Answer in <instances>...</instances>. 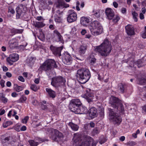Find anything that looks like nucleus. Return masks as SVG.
<instances>
[{"mask_svg":"<svg viewBox=\"0 0 146 146\" xmlns=\"http://www.w3.org/2000/svg\"><path fill=\"white\" fill-rule=\"evenodd\" d=\"M111 50V43L108 39H106L101 45L96 47L94 51L99 53L102 56L106 57L109 55Z\"/></svg>","mask_w":146,"mask_h":146,"instance_id":"1","label":"nucleus"},{"mask_svg":"<svg viewBox=\"0 0 146 146\" xmlns=\"http://www.w3.org/2000/svg\"><path fill=\"white\" fill-rule=\"evenodd\" d=\"M76 76V78L79 80L80 83L84 84L89 80L91 77V74L88 69L83 68L77 70Z\"/></svg>","mask_w":146,"mask_h":146,"instance_id":"2","label":"nucleus"},{"mask_svg":"<svg viewBox=\"0 0 146 146\" xmlns=\"http://www.w3.org/2000/svg\"><path fill=\"white\" fill-rule=\"evenodd\" d=\"M74 145L75 146H89L92 140V139L90 137L84 138L83 140V138L81 137L80 134H76L73 139Z\"/></svg>","mask_w":146,"mask_h":146,"instance_id":"3","label":"nucleus"},{"mask_svg":"<svg viewBox=\"0 0 146 146\" xmlns=\"http://www.w3.org/2000/svg\"><path fill=\"white\" fill-rule=\"evenodd\" d=\"M110 103L112 107L116 110V111H119L123 113L124 111V106L121 101L117 98L111 96L110 98Z\"/></svg>","mask_w":146,"mask_h":146,"instance_id":"4","label":"nucleus"},{"mask_svg":"<svg viewBox=\"0 0 146 146\" xmlns=\"http://www.w3.org/2000/svg\"><path fill=\"white\" fill-rule=\"evenodd\" d=\"M91 32L94 36H97L102 32V28L100 23L96 21L92 22L89 27Z\"/></svg>","mask_w":146,"mask_h":146,"instance_id":"5","label":"nucleus"},{"mask_svg":"<svg viewBox=\"0 0 146 146\" xmlns=\"http://www.w3.org/2000/svg\"><path fill=\"white\" fill-rule=\"evenodd\" d=\"M47 134L51 133V138L54 141L58 142L63 139V135L56 129L48 128L47 129Z\"/></svg>","mask_w":146,"mask_h":146,"instance_id":"6","label":"nucleus"},{"mask_svg":"<svg viewBox=\"0 0 146 146\" xmlns=\"http://www.w3.org/2000/svg\"><path fill=\"white\" fill-rule=\"evenodd\" d=\"M56 68L57 66L54 60L48 59L45 61L40 67L42 70L48 71L50 70L52 67Z\"/></svg>","mask_w":146,"mask_h":146,"instance_id":"7","label":"nucleus"},{"mask_svg":"<svg viewBox=\"0 0 146 146\" xmlns=\"http://www.w3.org/2000/svg\"><path fill=\"white\" fill-rule=\"evenodd\" d=\"M66 82L65 79L62 77L59 76L52 78L51 85L55 88H58L64 85Z\"/></svg>","mask_w":146,"mask_h":146,"instance_id":"8","label":"nucleus"},{"mask_svg":"<svg viewBox=\"0 0 146 146\" xmlns=\"http://www.w3.org/2000/svg\"><path fill=\"white\" fill-rule=\"evenodd\" d=\"M109 117L110 120L115 124L120 123L121 122V119L120 116L117 113L114 111L112 109L109 108Z\"/></svg>","mask_w":146,"mask_h":146,"instance_id":"9","label":"nucleus"},{"mask_svg":"<svg viewBox=\"0 0 146 146\" xmlns=\"http://www.w3.org/2000/svg\"><path fill=\"white\" fill-rule=\"evenodd\" d=\"M77 15L76 13L74 10H69L67 19L68 22L71 23L76 21L77 19Z\"/></svg>","mask_w":146,"mask_h":146,"instance_id":"10","label":"nucleus"},{"mask_svg":"<svg viewBox=\"0 0 146 146\" xmlns=\"http://www.w3.org/2000/svg\"><path fill=\"white\" fill-rule=\"evenodd\" d=\"M50 48V50L55 55L60 56L61 55V52L63 47L61 46L58 47L51 45Z\"/></svg>","mask_w":146,"mask_h":146,"instance_id":"11","label":"nucleus"},{"mask_svg":"<svg viewBox=\"0 0 146 146\" xmlns=\"http://www.w3.org/2000/svg\"><path fill=\"white\" fill-rule=\"evenodd\" d=\"M19 58V56L16 53L11 54L7 58V61L11 65L13 64L12 62L17 61Z\"/></svg>","mask_w":146,"mask_h":146,"instance_id":"12","label":"nucleus"},{"mask_svg":"<svg viewBox=\"0 0 146 146\" xmlns=\"http://www.w3.org/2000/svg\"><path fill=\"white\" fill-rule=\"evenodd\" d=\"M55 5L56 8L59 9H62L69 6L68 4L65 3L64 0H57V1L55 3Z\"/></svg>","mask_w":146,"mask_h":146,"instance_id":"13","label":"nucleus"},{"mask_svg":"<svg viewBox=\"0 0 146 146\" xmlns=\"http://www.w3.org/2000/svg\"><path fill=\"white\" fill-rule=\"evenodd\" d=\"M62 60L64 63L67 65H70L72 62V58L69 54L68 53L64 54Z\"/></svg>","mask_w":146,"mask_h":146,"instance_id":"14","label":"nucleus"},{"mask_svg":"<svg viewBox=\"0 0 146 146\" xmlns=\"http://www.w3.org/2000/svg\"><path fill=\"white\" fill-rule=\"evenodd\" d=\"M105 13L106 15V18L109 20L112 19L115 15V13L113 10L110 8L106 9Z\"/></svg>","mask_w":146,"mask_h":146,"instance_id":"15","label":"nucleus"},{"mask_svg":"<svg viewBox=\"0 0 146 146\" xmlns=\"http://www.w3.org/2000/svg\"><path fill=\"white\" fill-rule=\"evenodd\" d=\"M9 48L13 49L18 46V42L15 38H14L9 41Z\"/></svg>","mask_w":146,"mask_h":146,"instance_id":"16","label":"nucleus"},{"mask_svg":"<svg viewBox=\"0 0 146 146\" xmlns=\"http://www.w3.org/2000/svg\"><path fill=\"white\" fill-rule=\"evenodd\" d=\"M17 13V18H19V17L23 15L25 12L24 8L22 5H20L16 9Z\"/></svg>","mask_w":146,"mask_h":146,"instance_id":"17","label":"nucleus"},{"mask_svg":"<svg viewBox=\"0 0 146 146\" xmlns=\"http://www.w3.org/2000/svg\"><path fill=\"white\" fill-rule=\"evenodd\" d=\"M127 34L130 36L133 35L134 33V30L132 25H128L125 27Z\"/></svg>","mask_w":146,"mask_h":146,"instance_id":"18","label":"nucleus"},{"mask_svg":"<svg viewBox=\"0 0 146 146\" xmlns=\"http://www.w3.org/2000/svg\"><path fill=\"white\" fill-rule=\"evenodd\" d=\"M89 116L92 118H94L97 116V109L95 108H92L88 111Z\"/></svg>","mask_w":146,"mask_h":146,"instance_id":"19","label":"nucleus"},{"mask_svg":"<svg viewBox=\"0 0 146 146\" xmlns=\"http://www.w3.org/2000/svg\"><path fill=\"white\" fill-rule=\"evenodd\" d=\"M78 113V114H86L88 113V111L86 107L81 106V105Z\"/></svg>","mask_w":146,"mask_h":146,"instance_id":"20","label":"nucleus"},{"mask_svg":"<svg viewBox=\"0 0 146 146\" xmlns=\"http://www.w3.org/2000/svg\"><path fill=\"white\" fill-rule=\"evenodd\" d=\"M34 25L35 27L38 28H42L45 26V24L44 21H37L33 22Z\"/></svg>","mask_w":146,"mask_h":146,"instance_id":"21","label":"nucleus"},{"mask_svg":"<svg viewBox=\"0 0 146 146\" xmlns=\"http://www.w3.org/2000/svg\"><path fill=\"white\" fill-rule=\"evenodd\" d=\"M118 88L120 93L123 94L126 92L127 86L125 84L120 83L118 85Z\"/></svg>","mask_w":146,"mask_h":146,"instance_id":"22","label":"nucleus"},{"mask_svg":"<svg viewBox=\"0 0 146 146\" xmlns=\"http://www.w3.org/2000/svg\"><path fill=\"white\" fill-rule=\"evenodd\" d=\"M81 104V103L79 99H73L70 101L69 106H80Z\"/></svg>","mask_w":146,"mask_h":146,"instance_id":"23","label":"nucleus"},{"mask_svg":"<svg viewBox=\"0 0 146 146\" xmlns=\"http://www.w3.org/2000/svg\"><path fill=\"white\" fill-rule=\"evenodd\" d=\"M46 92L48 93L50 97L54 98L55 97L56 94L55 92L50 88H47L46 89Z\"/></svg>","mask_w":146,"mask_h":146,"instance_id":"24","label":"nucleus"},{"mask_svg":"<svg viewBox=\"0 0 146 146\" xmlns=\"http://www.w3.org/2000/svg\"><path fill=\"white\" fill-rule=\"evenodd\" d=\"M89 19L85 17H82L81 18L80 23L84 26H86L89 22Z\"/></svg>","mask_w":146,"mask_h":146,"instance_id":"25","label":"nucleus"},{"mask_svg":"<svg viewBox=\"0 0 146 146\" xmlns=\"http://www.w3.org/2000/svg\"><path fill=\"white\" fill-rule=\"evenodd\" d=\"M80 106L76 105L75 106H69L70 109V110L76 114L78 113V110L79 109V107Z\"/></svg>","mask_w":146,"mask_h":146,"instance_id":"26","label":"nucleus"},{"mask_svg":"<svg viewBox=\"0 0 146 146\" xmlns=\"http://www.w3.org/2000/svg\"><path fill=\"white\" fill-rule=\"evenodd\" d=\"M88 58L91 64L92 65L96 62V59L93 54H90Z\"/></svg>","mask_w":146,"mask_h":146,"instance_id":"27","label":"nucleus"},{"mask_svg":"<svg viewBox=\"0 0 146 146\" xmlns=\"http://www.w3.org/2000/svg\"><path fill=\"white\" fill-rule=\"evenodd\" d=\"M87 47V46L84 45L81 46L79 48V53L81 54H84L86 52Z\"/></svg>","mask_w":146,"mask_h":146,"instance_id":"28","label":"nucleus"},{"mask_svg":"<svg viewBox=\"0 0 146 146\" xmlns=\"http://www.w3.org/2000/svg\"><path fill=\"white\" fill-rule=\"evenodd\" d=\"M68 125L71 127V129L74 131H76L79 128L78 126L72 122H69L68 124Z\"/></svg>","mask_w":146,"mask_h":146,"instance_id":"29","label":"nucleus"},{"mask_svg":"<svg viewBox=\"0 0 146 146\" xmlns=\"http://www.w3.org/2000/svg\"><path fill=\"white\" fill-rule=\"evenodd\" d=\"M27 63L29 65L31 66L33 64L34 62V59L33 57H30L27 60Z\"/></svg>","mask_w":146,"mask_h":146,"instance_id":"30","label":"nucleus"},{"mask_svg":"<svg viewBox=\"0 0 146 146\" xmlns=\"http://www.w3.org/2000/svg\"><path fill=\"white\" fill-rule=\"evenodd\" d=\"M14 88L16 91L19 92L23 90V88L21 86H19L17 84H14Z\"/></svg>","mask_w":146,"mask_h":146,"instance_id":"31","label":"nucleus"},{"mask_svg":"<svg viewBox=\"0 0 146 146\" xmlns=\"http://www.w3.org/2000/svg\"><path fill=\"white\" fill-rule=\"evenodd\" d=\"M61 15H58L56 14L54 16V20L56 22L60 23L62 21Z\"/></svg>","mask_w":146,"mask_h":146,"instance_id":"32","label":"nucleus"},{"mask_svg":"<svg viewBox=\"0 0 146 146\" xmlns=\"http://www.w3.org/2000/svg\"><path fill=\"white\" fill-rule=\"evenodd\" d=\"M138 84L140 85H144L146 84V79L141 78L139 79Z\"/></svg>","mask_w":146,"mask_h":146,"instance_id":"33","label":"nucleus"},{"mask_svg":"<svg viewBox=\"0 0 146 146\" xmlns=\"http://www.w3.org/2000/svg\"><path fill=\"white\" fill-rule=\"evenodd\" d=\"M0 100L4 104L7 103L8 101V99L6 98L4 95H3L0 97Z\"/></svg>","mask_w":146,"mask_h":146,"instance_id":"34","label":"nucleus"},{"mask_svg":"<svg viewBox=\"0 0 146 146\" xmlns=\"http://www.w3.org/2000/svg\"><path fill=\"white\" fill-rule=\"evenodd\" d=\"M44 4L43 5L44 8H46L48 5H52L53 4V2L51 0H46L45 3H44Z\"/></svg>","mask_w":146,"mask_h":146,"instance_id":"35","label":"nucleus"},{"mask_svg":"<svg viewBox=\"0 0 146 146\" xmlns=\"http://www.w3.org/2000/svg\"><path fill=\"white\" fill-rule=\"evenodd\" d=\"M99 114L101 117H104V109L103 107H100L99 108Z\"/></svg>","mask_w":146,"mask_h":146,"instance_id":"36","label":"nucleus"},{"mask_svg":"<svg viewBox=\"0 0 146 146\" xmlns=\"http://www.w3.org/2000/svg\"><path fill=\"white\" fill-rule=\"evenodd\" d=\"M137 66L139 68H140L144 66V64H143V59L138 60L137 62Z\"/></svg>","mask_w":146,"mask_h":146,"instance_id":"37","label":"nucleus"},{"mask_svg":"<svg viewBox=\"0 0 146 146\" xmlns=\"http://www.w3.org/2000/svg\"><path fill=\"white\" fill-rule=\"evenodd\" d=\"M132 13L133 15V18L134 21L136 22H137V17L138 15L137 13L135 11H133Z\"/></svg>","mask_w":146,"mask_h":146,"instance_id":"38","label":"nucleus"},{"mask_svg":"<svg viewBox=\"0 0 146 146\" xmlns=\"http://www.w3.org/2000/svg\"><path fill=\"white\" fill-rule=\"evenodd\" d=\"M28 142L31 146H37L38 144V142H35L32 140H30Z\"/></svg>","mask_w":146,"mask_h":146,"instance_id":"39","label":"nucleus"},{"mask_svg":"<svg viewBox=\"0 0 146 146\" xmlns=\"http://www.w3.org/2000/svg\"><path fill=\"white\" fill-rule=\"evenodd\" d=\"M12 123V122L11 121H7L4 122L3 123V125L4 127L6 128L11 125Z\"/></svg>","mask_w":146,"mask_h":146,"instance_id":"40","label":"nucleus"},{"mask_svg":"<svg viewBox=\"0 0 146 146\" xmlns=\"http://www.w3.org/2000/svg\"><path fill=\"white\" fill-rule=\"evenodd\" d=\"M54 39L55 40L56 42H60L61 43H64L62 37H54Z\"/></svg>","mask_w":146,"mask_h":146,"instance_id":"41","label":"nucleus"},{"mask_svg":"<svg viewBox=\"0 0 146 146\" xmlns=\"http://www.w3.org/2000/svg\"><path fill=\"white\" fill-rule=\"evenodd\" d=\"M120 19L119 17L117 15H116L114 18L113 19V22L114 23L117 22Z\"/></svg>","mask_w":146,"mask_h":146,"instance_id":"42","label":"nucleus"},{"mask_svg":"<svg viewBox=\"0 0 146 146\" xmlns=\"http://www.w3.org/2000/svg\"><path fill=\"white\" fill-rule=\"evenodd\" d=\"M92 97H89L88 96H86V99L88 103H89L90 104H91L93 102Z\"/></svg>","mask_w":146,"mask_h":146,"instance_id":"43","label":"nucleus"},{"mask_svg":"<svg viewBox=\"0 0 146 146\" xmlns=\"http://www.w3.org/2000/svg\"><path fill=\"white\" fill-rule=\"evenodd\" d=\"M136 144L135 142L134 141H129L126 143V145L128 146H133Z\"/></svg>","mask_w":146,"mask_h":146,"instance_id":"44","label":"nucleus"},{"mask_svg":"<svg viewBox=\"0 0 146 146\" xmlns=\"http://www.w3.org/2000/svg\"><path fill=\"white\" fill-rule=\"evenodd\" d=\"M31 89L34 91H36L37 90V88L35 84H32L31 86Z\"/></svg>","mask_w":146,"mask_h":146,"instance_id":"45","label":"nucleus"},{"mask_svg":"<svg viewBox=\"0 0 146 146\" xmlns=\"http://www.w3.org/2000/svg\"><path fill=\"white\" fill-rule=\"evenodd\" d=\"M36 19L38 21H44V19L43 17L41 16H37L36 18Z\"/></svg>","mask_w":146,"mask_h":146,"instance_id":"46","label":"nucleus"},{"mask_svg":"<svg viewBox=\"0 0 146 146\" xmlns=\"http://www.w3.org/2000/svg\"><path fill=\"white\" fill-rule=\"evenodd\" d=\"M93 94L91 92H90L88 91V90L86 91V96H88L89 97H93Z\"/></svg>","mask_w":146,"mask_h":146,"instance_id":"47","label":"nucleus"},{"mask_svg":"<svg viewBox=\"0 0 146 146\" xmlns=\"http://www.w3.org/2000/svg\"><path fill=\"white\" fill-rule=\"evenodd\" d=\"M94 15L97 17H99L100 16V13L99 10H97L94 12Z\"/></svg>","mask_w":146,"mask_h":146,"instance_id":"48","label":"nucleus"},{"mask_svg":"<svg viewBox=\"0 0 146 146\" xmlns=\"http://www.w3.org/2000/svg\"><path fill=\"white\" fill-rule=\"evenodd\" d=\"M27 97L24 95H23L20 98V99L21 102H24L27 100Z\"/></svg>","mask_w":146,"mask_h":146,"instance_id":"49","label":"nucleus"},{"mask_svg":"<svg viewBox=\"0 0 146 146\" xmlns=\"http://www.w3.org/2000/svg\"><path fill=\"white\" fill-rule=\"evenodd\" d=\"M54 35L55 36H60V33L57 30H54Z\"/></svg>","mask_w":146,"mask_h":146,"instance_id":"50","label":"nucleus"},{"mask_svg":"<svg viewBox=\"0 0 146 146\" xmlns=\"http://www.w3.org/2000/svg\"><path fill=\"white\" fill-rule=\"evenodd\" d=\"M92 133L94 134H96L99 133V131L97 128H95L93 130Z\"/></svg>","mask_w":146,"mask_h":146,"instance_id":"51","label":"nucleus"},{"mask_svg":"<svg viewBox=\"0 0 146 146\" xmlns=\"http://www.w3.org/2000/svg\"><path fill=\"white\" fill-rule=\"evenodd\" d=\"M9 12H10L12 14L14 13L15 11L14 9L11 7H9Z\"/></svg>","mask_w":146,"mask_h":146,"instance_id":"52","label":"nucleus"},{"mask_svg":"<svg viewBox=\"0 0 146 146\" xmlns=\"http://www.w3.org/2000/svg\"><path fill=\"white\" fill-rule=\"evenodd\" d=\"M29 117L28 116L25 117L24 119L22 120V122L25 123H26L29 119Z\"/></svg>","mask_w":146,"mask_h":146,"instance_id":"53","label":"nucleus"},{"mask_svg":"<svg viewBox=\"0 0 146 146\" xmlns=\"http://www.w3.org/2000/svg\"><path fill=\"white\" fill-rule=\"evenodd\" d=\"M18 79L20 81L22 82H24L25 80L23 78L22 76H19Z\"/></svg>","mask_w":146,"mask_h":146,"instance_id":"54","label":"nucleus"},{"mask_svg":"<svg viewBox=\"0 0 146 146\" xmlns=\"http://www.w3.org/2000/svg\"><path fill=\"white\" fill-rule=\"evenodd\" d=\"M41 108L43 110H46L47 109V106L43 104H41Z\"/></svg>","mask_w":146,"mask_h":146,"instance_id":"55","label":"nucleus"},{"mask_svg":"<svg viewBox=\"0 0 146 146\" xmlns=\"http://www.w3.org/2000/svg\"><path fill=\"white\" fill-rule=\"evenodd\" d=\"M126 11V9L125 8H122L121 9V12L123 14H125Z\"/></svg>","mask_w":146,"mask_h":146,"instance_id":"56","label":"nucleus"},{"mask_svg":"<svg viewBox=\"0 0 146 146\" xmlns=\"http://www.w3.org/2000/svg\"><path fill=\"white\" fill-rule=\"evenodd\" d=\"M5 82V81L3 80H2L0 82V84L1 86L3 88L4 87V83Z\"/></svg>","mask_w":146,"mask_h":146,"instance_id":"57","label":"nucleus"},{"mask_svg":"<svg viewBox=\"0 0 146 146\" xmlns=\"http://www.w3.org/2000/svg\"><path fill=\"white\" fill-rule=\"evenodd\" d=\"M16 31V33L20 34V33H21L23 32V30L17 29Z\"/></svg>","mask_w":146,"mask_h":146,"instance_id":"58","label":"nucleus"},{"mask_svg":"<svg viewBox=\"0 0 146 146\" xmlns=\"http://www.w3.org/2000/svg\"><path fill=\"white\" fill-rule=\"evenodd\" d=\"M139 18L141 19H143L144 18L143 14L142 13H140L139 14Z\"/></svg>","mask_w":146,"mask_h":146,"instance_id":"59","label":"nucleus"},{"mask_svg":"<svg viewBox=\"0 0 146 146\" xmlns=\"http://www.w3.org/2000/svg\"><path fill=\"white\" fill-rule=\"evenodd\" d=\"M15 129L17 131H20L21 130L20 126L18 125L15 127Z\"/></svg>","mask_w":146,"mask_h":146,"instance_id":"60","label":"nucleus"},{"mask_svg":"<svg viewBox=\"0 0 146 146\" xmlns=\"http://www.w3.org/2000/svg\"><path fill=\"white\" fill-rule=\"evenodd\" d=\"M9 78H10L12 76L11 74L8 72H7L5 74Z\"/></svg>","mask_w":146,"mask_h":146,"instance_id":"61","label":"nucleus"},{"mask_svg":"<svg viewBox=\"0 0 146 146\" xmlns=\"http://www.w3.org/2000/svg\"><path fill=\"white\" fill-rule=\"evenodd\" d=\"M86 33V31L85 29H83L81 32V33L82 35H84Z\"/></svg>","mask_w":146,"mask_h":146,"instance_id":"62","label":"nucleus"},{"mask_svg":"<svg viewBox=\"0 0 146 146\" xmlns=\"http://www.w3.org/2000/svg\"><path fill=\"white\" fill-rule=\"evenodd\" d=\"M113 5L115 8H117L118 6V4L115 2H113Z\"/></svg>","mask_w":146,"mask_h":146,"instance_id":"63","label":"nucleus"},{"mask_svg":"<svg viewBox=\"0 0 146 146\" xmlns=\"http://www.w3.org/2000/svg\"><path fill=\"white\" fill-rule=\"evenodd\" d=\"M27 129L26 127L25 126H23L21 128V130L22 131H25Z\"/></svg>","mask_w":146,"mask_h":146,"instance_id":"64","label":"nucleus"}]
</instances>
